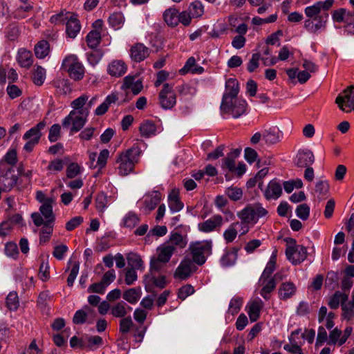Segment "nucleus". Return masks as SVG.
I'll return each instance as SVG.
<instances>
[{"instance_id": "obj_9", "label": "nucleus", "mask_w": 354, "mask_h": 354, "mask_svg": "<svg viewBox=\"0 0 354 354\" xmlns=\"http://www.w3.org/2000/svg\"><path fill=\"white\" fill-rule=\"evenodd\" d=\"M338 107L343 111L348 113L354 110V86H348L335 100Z\"/></svg>"}, {"instance_id": "obj_12", "label": "nucleus", "mask_w": 354, "mask_h": 354, "mask_svg": "<svg viewBox=\"0 0 354 354\" xmlns=\"http://www.w3.org/2000/svg\"><path fill=\"white\" fill-rule=\"evenodd\" d=\"M246 101L238 97L233 99L232 102L229 103L226 109L223 107V101L221 104V110L222 112L230 113L235 118L243 115L246 111Z\"/></svg>"}, {"instance_id": "obj_25", "label": "nucleus", "mask_w": 354, "mask_h": 354, "mask_svg": "<svg viewBox=\"0 0 354 354\" xmlns=\"http://www.w3.org/2000/svg\"><path fill=\"white\" fill-rule=\"evenodd\" d=\"M168 205L172 213L180 212L184 207L179 197V192L172 189L168 196Z\"/></svg>"}, {"instance_id": "obj_51", "label": "nucleus", "mask_w": 354, "mask_h": 354, "mask_svg": "<svg viewBox=\"0 0 354 354\" xmlns=\"http://www.w3.org/2000/svg\"><path fill=\"white\" fill-rule=\"evenodd\" d=\"M243 304V299L239 297H233L229 304L228 313L232 315L237 314Z\"/></svg>"}, {"instance_id": "obj_33", "label": "nucleus", "mask_w": 354, "mask_h": 354, "mask_svg": "<svg viewBox=\"0 0 354 354\" xmlns=\"http://www.w3.org/2000/svg\"><path fill=\"white\" fill-rule=\"evenodd\" d=\"M348 295L346 292H342L340 291H337L335 294L330 297L328 300V305L332 309H337L339 304L345 303L347 301Z\"/></svg>"}, {"instance_id": "obj_26", "label": "nucleus", "mask_w": 354, "mask_h": 354, "mask_svg": "<svg viewBox=\"0 0 354 354\" xmlns=\"http://www.w3.org/2000/svg\"><path fill=\"white\" fill-rule=\"evenodd\" d=\"M132 308L123 301L115 304L111 308V314L115 318H122L131 311Z\"/></svg>"}, {"instance_id": "obj_40", "label": "nucleus", "mask_w": 354, "mask_h": 354, "mask_svg": "<svg viewBox=\"0 0 354 354\" xmlns=\"http://www.w3.org/2000/svg\"><path fill=\"white\" fill-rule=\"evenodd\" d=\"M304 13L307 19H317L322 17L324 14H322V10L319 9L318 6L315 3L312 6H309L305 8Z\"/></svg>"}, {"instance_id": "obj_59", "label": "nucleus", "mask_w": 354, "mask_h": 354, "mask_svg": "<svg viewBox=\"0 0 354 354\" xmlns=\"http://www.w3.org/2000/svg\"><path fill=\"white\" fill-rule=\"evenodd\" d=\"M295 212L299 218L306 221L310 215V207L306 203L301 204L297 207Z\"/></svg>"}, {"instance_id": "obj_32", "label": "nucleus", "mask_w": 354, "mask_h": 354, "mask_svg": "<svg viewBox=\"0 0 354 354\" xmlns=\"http://www.w3.org/2000/svg\"><path fill=\"white\" fill-rule=\"evenodd\" d=\"M282 136L281 132L275 128L266 131L263 135V140L269 145H273L280 141Z\"/></svg>"}, {"instance_id": "obj_60", "label": "nucleus", "mask_w": 354, "mask_h": 354, "mask_svg": "<svg viewBox=\"0 0 354 354\" xmlns=\"http://www.w3.org/2000/svg\"><path fill=\"white\" fill-rule=\"evenodd\" d=\"M108 203V198L104 193H100L97 195L95 198V205L97 209L102 213Z\"/></svg>"}, {"instance_id": "obj_54", "label": "nucleus", "mask_w": 354, "mask_h": 354, "mask_svg": "<svg viewBox=\"0 0 354 354\" xmlns=\"http://www.w3.org/2000/svg\"><path fill=\"white\" fill-rule=\"evenodd\" d=\"M53 232V225L49 222H45L40 232V243H46Z\"/></svg>"}, {"instance_id": "obj_20", "label": "nucleus", "mask_w": 354, "mask_h": 354, "mask_svg": "<svg viewBox=\"0 0 354 354\" xmlns=\"http://www.w3.org/2000/svg\"><path fill=\"white\" fill-rule=\"evenodd\" d=\"M65 19L66 21V33L71 38H75L80 30V24L79 20L77 19V15L66 12Z\"/></svg>"}, {"instance_id": "obj_42", "label": "nucleus", "mask_w": 354, "mask_h": 354, "mask_svg": "<svg viewBox=\"0 0 354 354\" xmlns=\"http://www.w3.org/2000/svg\"><path fill=\"white\" fill-rule=\"evenodd\" d=\"M188 11L193 18L201 17L204 13V8L202 3L199 1H195L190 3Z\"/></svg>"}, {"instance_id": "obj_41", "label": "nucleus", "mask_w": 354, "mask_h": 354, "mask_svg": "<svg viewBox=\"0 0 354 354\" xmlns=\"http://www.w3.org/2000/svg\"><path fill=\"white\" fill-rule=\"evenodd\" d=\"M93 312V310L88 306H85L83 309L77 310L73 317V322L75 324H82L85 322L87 314Z\"/></svg>"}, {"instance_id": "obj_15", "label": "nucleus", "mask_w": 354, "mask_h": 354, "mask_svg": "<svg viewBox=\"0 0 354 354\" xmlns=\"http://www.w3.org/2000/svg\"><path fill=\"white\" fill-rule=\"evenodd\" d=\"M282 277L280 273H277L273 277L264 278L260 277L259 283L262 286L260 295L266 300L270 299V293L273 291L276 287V281L281 280Z\"/></svg>"}, {"instance_id": "obj_38", "label": "nucleus", "mask_w": 354, "mask_h": 354, "mask_svg": "<svg viewBox=\"0 0 354 354\" xmlns=\"http://www.w3.org/2000/svg\"><path fill=\"white\" fill-rule=\"evenodd\" d=\"M139 130L142 136L149 138L155 134L156 128L153 122L145 121L140 124Z\"/></svg>"}, {"instance_id": "obj_19", "label": "nucleus", "mask_w": 354, "mask_h": 354, "mask_svg": "<svg viewBox=\"0 0 354 354\" xmlns=\"http://www.w3.org/2000/svg\"><path fill=\"white\" fill-rule=\"evenodd\" d=\"M127 71V65L123 60H112L106 68L107 73L113 77H120L124 75Z\"/></svg>"}, {"instance_id": "obj_6", "label": "nucleus", "mask_w": 354, "mask_h": 354, "mask_svg": "<svg viewBox=\"0 0 354 354\" xmlns=\"http://www.w3.org/2000/svg\"><path fill=\"white\" fill-rule=\"evenodd\" d=\"M88 113L86 111L77 112L71 111L70 113L62 120L64 128H68L71 125V133H73L79 131L86 124Z\"/></svg>"}, {"instance_id": "obj_50", "label": "nucleus", "mask_w": 354, "mask_h": 354, "mask_svg": "<svg viewBox=\"0 0 354 354\" xmlns=\"http://www.w3.org/2000/svg\"><path fill=\"white\" fill-rule=\"evenodd\" d=\"M7 307L11 310H15L19 306L18 295L16 292H10L6 298Z\"/></svg>"}, {"instance_id": "obj_57", "label": "nucleus", "mask_w": 354, "mask_h": 354, "mask_svg": "<svg viewBox=\"0 0 354 354\" xmlns=\"http://www.w3.org/2000/svg\"><path fill=\"white\" fill-rule=\"evenodd\" d=\"M226 195L232 201L240 200L243 196L242 189L237 187H230L225 190Z\"/></svg>"}, {"instance_id": "obj_3", "label": "nucleus", "mask_w": 354, "mask_h": 354, "mask_svg": "<svg viewBox=\"0 0 354 354\" xmlns=\"http://www.w3.org/2000/svg\"><path fill=\"white\" fill-rule=\"evenodd\" d=\"M267 214L268 211L259 203L248 205L237 212V216L241 221L250 223L251 225L256 224L259 218Z\"/></svg>"}, {"instance_id": "obj_55", "label": "nucleus", "mask_w": 354, "mask_h": 354, "mask_svg": "<svg viewBox=\"0 0 354 354\" xmlns=\"http://www.w3.org/2000/svg\"><path fill=\"white\" fill-rule=\"evenodd\" d=\"M235 252H227L221 258V263L223 266L229 267L234 265L236 261Z\"/></svg>"}, {"instance_id": "obj_23", "label": "nucleus", "mask_w": 354, "mask_h": 354, "mask_svg": "<svg viewBox=\"0 0 354 354\" xmlns=\"http://www.w3.org/2000/svg\"><path fill=\"white\" fill-rule=\"evenodd\" d=\"M331 17L335 23H344L354 19V11L347 10L344 8H339L331 12Z\"/></svg>"}, {"instance_id": "obj_30", "label": "nucleus", "mask_w": 354, "mask_h": 354, "mask_svg": "<svg viewBox=\"0 0 354 354\" xmlns=\"http://www.w3.org/2000/svg\"><path fill=\"white\" fill-rule=\"evenodd\" d=\"M204 69L202 66L196 64V60L193 57H189L183 68L180 70L181 74L191 73L192 74H201Z\"/></svg>"}, {"instance_id": "obj_62", "label": "nucleus", "mask_w": 354, "mask_h": 354, "mask_svg": "<svg viewBox=\"0 0 354 354\" xmlns=\"http://www.w3.org/2000/svg\"><path fill=\"white\" fill-rule=\"evenodd\" d=\"M133 326V321L130 316L121 318L120 322V331L122 333H127Z\"/></svg>"}, {"instance_id": "obj_28", "label": "nucleus", "mask_w": 354, "mask_h": 354, "mask_svg": "<svg viewBox=\"0 0 354 354\" xmlns=\"http://www.w3.org/2000/svg\"><path fill=\"white\" fill-rule=\"evenodd\" d=\"M296 286L292 282L283 283L279 288V296L281 299H288L295 294Z\"/></svg>"}, {"instance_id": "obj_35", "label": "nucleus", "mask_w": 354, "mask_h": 354, "mask_svg": "<svg viewBox=\"0 0 354 354\" xmlns=\"http://www.w3.org/2000/svg\"><path fill=\"white\" fill-rule=\"evenodd\" d=\"M17 61L21 67L29 68L32 64L31 53L25 49L19 50Z\"/></svg>"}, {"instance_id": "obj_44", "label": "nucleus", "mask_w": 354, "mask_h": 354, "mask_svg": "<svg viewBox=\"0 0 354 354\" xmlns=\"http://www.w3.org/2000/svg\"><path fill=\"white\" fill-rule=\"evenodd\" d=\"M239 222L232 223L223 232V238L227 243L232 242L237 236L236 227Z\"/></svg>"}, {"instance_id": "obj_24", "label": "nucleus", "mask_w": 354, "mask_h": 354, "mask_svg": "<svg viewBox=\"0 0 354 354\" xmlns=\"http://www.w3.org/2000/svg\"><path fill=\"white\" fill-rule=\"evenodd\" d=\"M315 161L313 153L309 149L300 150L297 156L296 165L299 167H306L311 165Z\"/></svg>"}, {"instance_id": "obj_31", "label": "nucleus", "mask_w": 354, "mask_h": 354, "mask_svg": "<svg viewBox=\"0 0 354 354\" xmlns=\"http://www.w3.org/2000/svg\"><path fill=\"white\" fill-rule=\"evenodd\" d=\"M163 18L169 26H176L179 23L178 11L174 8L167 9L163 13Z\"/></svg>"}, {"instance_id": "obj_61", "label": "nucleus", "mask_w": 354, "mask_h": 354, "mask_svg": "<svg viewBox=\"0 0 354 354\" xmlns=\"http://www.w3.org/2000/svg\"><path fill=\"white\" fill-rule=\"evenodd\" d=\"M5 254L8 257L16 259L19 254L17 244L13 242L7 243L5 245Z\"/></svg>"}, {"instance_id": "obj_37", "label": "nucleus", "mask_w": 354, "mask_h": 354, "mask_svg": "<svg viewBox=\"0 0 354 354\" xmlns=\"http://www.w3.org/2000/svg\"><path fill=\"white\" fill-rule=\"evenodd\" d=\"M50 51L48 43L45 40L38 42L35 47V53L37 58L43 59L46 57Z\"/></svg>"}, {"instance_id": "obj_53", "label": "nucleus", "mask_w": 354, "mask_h": 354, "mask_svg": "<svg viewBox=\"0 0 354 354\" xmlns=\"http://www.w3.org/2000/svg\"><path fill=\"white\" fill-rule=\"evenodd\" d=\"M140 221L139 217L133 212H129L123 219V225L126 227H134Z\"/></svg>"}, {"instance_id": "obj_16", "label": "nucleus", "mask_w": 354, "mask_h": 354, "mask_svg": "<svg viewBox=\"0 0 354 354\" xmlns=\"http://www.w3.org/2000/svg\"><path fill=\"white\" fill-rule=\"evenodd\" d=\"M143 88L142 81L136 76L127 75L123 80L121 89L126 93L131 91L133 95H138Z\"/></svg>"}, {"instance_id": "obj_10", "label": "nucleus", "mask_w": 354, "mask_h": 354, "mask_svg": "<svg viewBox=\"0 0 354 354\" xmlns=\"http://www.w3.org/2000/svg\"><path fill=\"white\" fill-rule=\"evenodd\" d=\"M160 104L165 109H171L176 103V96L173 88L167 83L163 84L159 94Z\"/></svg>"}, {"instance_id": "obj_49", "label": "nucleus", "mask_w": 354, "mask_h": 354, "mask_svg": "<svg viewBox=\"0 0 354 354\" xmlns=\"http://www.w3.org/2000/svg\"><path fill=\"white\" fill-rule=\"evenodd\" d=\"M124 18L121 12H114L109 17V22L110 25L115 29L120 28L123 24Z\"/></svg>"}, {"instance_id": "obj_18", "label": "nucleus", "mask_w": 354, "mask_h": 354, "mask_svg": "<svg viewBox=\"0 0 354 354\" xmlns=\"http://www.w3.org/2000/svg\"><path fill=\"white\" fill-rule=\"evenodd\" d=\"M223 223V217L221 215H214L204 222L198 225V228L201 232L209 233L220 228Z\"/></svg>"}, {"instance_id": "obj_63", "label": "nucleus", "mask_w": 354, "mask_h": 354, "mask_svg": "<svg viewBox=\"0 0 354 354\" xmlns=\"http://www.w3.org/2000/svg\"><path fill=\"white\" fill-rule=\"evenodd\" d=\"M32 10V6H19L14 12V17L18 19H24L28 17L27 13Z\"/></svg>"}, {"instance_id": "obj_27", "label": "nucleus", "mask_w": 354, "mask_h": 354, "mask_svg": "<svg viewBox=\"0 0 354 354\" xmlns=\"http://www.w3.org/2000/svg\"><path fill=\"white\" fill-rule=\"evenodd\" d=\"M282 194L281 184L276 180H271L264 193L265 197L270 199H277Z\"/></svg>"}, {"instance_id": "obj_56", "label": "nucleus", "mask_w": 354, "mask_h": 354, "mask_svg": "<svg viewBox=\"0 0 354 354\" xmlns=\"http://www.w3.org/2000/svg\"><path fill=\"white\" fill-rule=\"evenodd\" d=\"M138 279V274L136 269L127 268L124 272V281L128 286L133 285Z\"/></svg>"}, {"instance_id": "obj_39", "label": "nucleus", "mask_w": 354, "mask_h": 354, "mask_svg": "<svg viewBox=\"0 0 354 354\" xmlns=\"http://www.w3.org/2000/svg\"><path fill=\"white\" fill-rule=\"evenodd\" d=\"M46 77V69L41 66H37L32 73V81L35 84L41 86L44 84Z\"/></svg>"}, {"instance_id": "obj_47", "label": "nucleus", "mask_w": 354, "mask_h": 354, "mask_svg": "<svg viewBox=\"0 0 354 354\" xmlns=\"http://www.w3.org/2000/svg\"><path fill=\"white\" fill-rule=\"evenodd\" d=\"M64 161L59 158L51 160L47 166V170L49 174H54L61 171L64 169Z\"/></svg>"}, {"instance_id": "obj_13", "label": "nucleus", "mask_w": 354, "mask_h": 354, "mask_svg": "<svg viewBox=\"0 0 354 354\" xmlns=\"http://www.w3.org/2000/svg\"><path fill=\"white\" fill-rule=\"evenodd\" d=\"M239 92L238 81L234 78H230L225 82V92L223 96V107L226 109L233 99L237 97Z\"/></svg>"}, {"instance_id": "obj_21", "label": "nucleus", "mask_w": 354, "mask_h": 354, "mask_svg": "<svg viewBox=\"0 0 354 354\" xmlns=\"http://www.w3.org/2000/svg\"><path fill=\"white\" fill-rule=\"evenodd\" d=\"M161 200L160 193L158 192H153L147 194L144 197L142 211L145 214H149L158 205Z\"/></svg>"}, {"instance_id": "obj_52", "label": "nucleus", "mask_w": 354, "mask_h": 354, "mask_svg": "<svg viewBox=\"0 0 354 354\" xmlns=\"http://www.w3.org/2000/svg\"><path fill=\"white\" fill-rule=\"evenodd\" d=\"M4 176L2 180V184L3 185V190L4 192H9L11 190L17 183L18 177L16 175H11L10 176Z\"/></svg>"}, {"instance_id": "obj_17", "label": "nucleus", "mask_w": 354, "mask_h": 354, "mask_svg": "<svg viewBox=\"0 0 354 354\" xmlns=\"http://www.w3.org/2000/svg\"><path fill=\"white\" fill-rule=\"evenodd\" d=\"M150 49L142 43H136L129 50L131 59L136 62H140L149 57Z\"/></svg>"}, {"instance_id": "obj_2", "label": "nucleus", "mask_w": 354, "mask_h": 354, "mask_svg": "<svg viewBox=\"0 0 354 354\" xmlns=\"http://www.w3.org/2000/svg\"><path fill=\"white\" fill-rule=\"evenodd\" d=\"M141 149L138 145L124 150L118 153L116 158L118 174L125 176L133 172L135 165L138 162Z\"/></svg>"}, {"instance_id": "obj_14", "label": "nucleus", "mask_w": 354, "mask_h": 354, "mask_svg": "<svg viewBox=\"0 0 354 354\" xmlns=\"http://www.w3.org/2000/svg\"><path fill=\"white\" fill-rule=\"evenodd\" d=\"M196 269L192 259L185 258L176 268L174 277L181 280L188 278Z\"/></svg>"}, {"instance_id": "obj_36", "label": "nucleus", "mask_w": 354, "mask_h": 354, "mask_svg": "<svg viewBox=\"0 0 354 354\" xmlns=\"http://www.w3.org/2000/svg\"><path fill=\"white\" fill-rule=\"evenodd\" d=\"M88 100V97L86 95H82L77 99L74 100L71 102V106L73 108V111H77V112L86 111V113L89 114V107L85 106Z\"/></svg>"}, {"instance_id": "obj_34", "label": "nucleus", "mask_w": 354, "mask_h": 354, "mask_svg": "<svg viewBox=\"0 0 354 354\" xmlns=\"http://www.w3.org/2000/svg\"><path fill=\"white\" fill-rule=\"evenodd\" d=\"M53 201L51 198H47L42 205L40 207V212L41 214L46 219V222H49L50 223H53L54 221V216L53 214V207L52 203Z\"/></svg>"}, {"instance_id": "obj_8", "label": "nucleus", "mask_w": 354, "mask_h": 354, "mask_svg": "<svg viewBox=\"0 0 354 354\" xmlns=\"http://www.w3.org/2000/svg\"><path fill=\"white\" fill-rule=\"evenodd\" d=\"M46 127V122L41 121L37 125L27 131L23 136V139L27 140L24 149L27 152H31L34 147L39 143L41 137V130Z\"/></svg>"}, {"instance_id": "obj_43", "label": "nucleus", "mask_w": 354, "mask_h": 354, "mask_svg": "<svg viewBox=\"0 0 354 354\" xmlns=\"http://www.w3.org/2000/svg\"><path fill=\"white\" fill-rule=\"evenodd\" d=\"M100 40L101 34L97 30L91 31L86 36L87 44L91 48H96L99 45Z\"/></svg>"}, {"instance_id": "obj_58", "label": "nucleus", "mask_w": 354, "mask_h": 354, "mask_svg": "<svg viewBox=\"0 0 354 354\" xmlns=\"http://www.w3.org/2000/svg\"><path fill=\"white\" fill-rule=\"evenodd\" d=\"M342 317L346 320H351L354 317V305L348 303L342 304Z\"/></svg>"}, {"instance_id": "obj_1", "label": "nucleus", "mask_w": 354, "mask_h": 354, "mask_svg": "<svg viewBox=\"0 0 354 354\" xmlns=\"http://www.w3.org/2000/svg\"><path fill=\"white\" fill-rule=\"evenodd\" d=\"M187 241L182 234L172 232L169 239L156 248V255L150 260L151 270L159 271L163 265L167 263L178 249L186 247Z\"/></svg>"}, {"instance_id": "obj_22", "label": "nucleus", "mask_w": 354, "mask_h": 354, "mask_svg": "<svg viewBox=\"0 0 354 354\" xmlns=\"http://www.w3.org/2000/svg\"><path fill=\"white\" fill-rule=\"evenodd\" d=\"M263 308V302L260 299L250 301L246 306V310L252 322H256L260 317V313Z\"/></svg>"}, {"instance_id": "obj_4", "label": "nucleus", "mask_w": 354, "mask_h": 354, "mask_svg": "<svg viewBox=\"0 0 354 354\" xmlns=\"http://www.w3.org/2000/svg\"><path fill=\"white\" fill-rule=\"evenodd\" d=\"M286 255L289 261L294 265L303 262L307 257V250L302 245H298L296 241L292 238H286Z\"/></svg>"}, {"instance_id": "obj_11", "label": "nucleus", "mask_w": 354, "mask_h": 354, "mask_svg": "<svg viewBox=\"0 0 354 354\" xmlns=\"http://www.w3.org/2000/svg\"><path fill=\"white\" fill-rule=\"evenodd\" d=\"M328 14L324 13L322 17L313 19H306L304 23V28L310 33L319 34L326 30Z\"/></svg>"}, {"instance_id": "obj_64", "label": "nucleus", "mask_w": 354, "mask_h": 354, "mask_svg": "<svg viewBox=\"0 0 354 354\" xmlns=\"http://www.w3.org/2000/svg\"><path fill=\"white\" fill-rule=\"evenodd\" d=\"M61 127L58 124L51 126L49 130L48 139L50 142H56L60 137Z\"/></svg>"}, {"instance_id": "obj_45", "label": "nucleus", "mask_w": 354, "mask_h": 354, "mask_svg": "<svg viewBox=\"0 0 354 354\" xmlns=\"http://www.w3.org/2000/svg\"><path fill=\"white\" fill-rule=\"evenodd\" d=\"M127 261L132 266L131 268L136 270H143L144 262L140 256L135 253H130L127 256Z\"/></svg>"}, {"instance_id": "obj_46", "label": "nucleus", "mask_w": 354, "mask_h": 354, "mask_svg": "<svg viewBox=\"0 0 354 354\" xmlns=\"http://www.w3.org/2000/svg\"><path fill=\"white\" fill-rule=\"evenodd\" d=\"M146 286H149L150 283L160 288H163L166 285V279L164 276H158L157 277L152 276H146L145 278Z\"/></svg>"}, {"instance_id": "obj_48", "label": "nucleus", "mask_w": 354, "mask_h": 354, "mask_svg": "<svg viewBox=\"0 0 354 354\" xmlns=\"http://www.w3.org/2000/svg\"><path fill=\"white\" fill-rule=\"evenodd\" d=\"M103 55V52L99 49L92 50L87 53V60L91 66H95L102 59Z\"/></svg>"}, {"instance_id": "obj_5", "label": "nucleus", "mask_w": 354, "mask_h": 354, "mask_svg": "<svg viewBox=\"0 0 354 354\" xmlns=\"http://www.w3.org/2000/svg\"><path fill=\"white\" fill-rule=\"evenodd\" d=\"M62 68L68 73L70 77L79 81L84 77L85 69L75 55H69L62 61Z\"/></svg>"}, {"instance_id": "obj_29", "label": "nucleus", "mask_w": 354, "mask_h": 354, "mask_svg": "<svg viewBox=\"0 0 354 354\" xmlns=\"http://www.w3.org/2000/svg\"><path fill=\"white\" fill-rule=\"evenodd\" d=\"M142 290L140 287L127 289L123 292L122 297L131 304H136L140 299Z\"/></svg>"}, {"instance_id": "obj_7", "label": "nucleus", "mask_w": 354, "mask_h": 354, "mask_svg": "<svg viewBox=\"0 0 354 354\" xmlns=\"http://www.w3.org/2000/svg\"><path fill=\"white\" fill-rule=\"evenodd\" d=\"M189 250L193 263L201 266L205 263L206 257L211 253L212 243L209 241L192 243L189 245Z\"/></svg>"}]
</instances>
